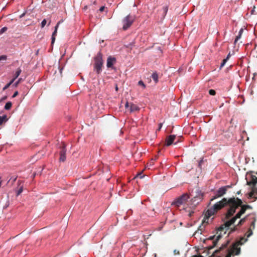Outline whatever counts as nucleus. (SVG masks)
Returning a JSON list of instances; mask_svg holds the SVG:
<instances>
[{
  "instance_id": "f257e3e1",
  "label": "nucleus",
  "mask_w": 257,
  "mask_h": 257,
  "mask_svg": "<svg viewBox=\"0 0 257 257\" xmlns=\"http://www.w3.org/2000/svg\"><path fill=\"white\" fill-rule=\"evenodd\" d=\"M242 200L238 198L232 197L228 199L224 198L207 209L205 214V217L206 219H208L225 206L228 205L229 208L225 214V218L228 219L234 214L236 209L238 207H241L239 211L234 217L225 222L218 228L216 231V235L210 237V239L214 240L213 241V245L210 246L209 249L212 248L216 245L218 241L222 236V233L225 234L227 230L229 229L230 226L235 222L237 219L241 217V216L245 213L246 209L251 208V207L249 205H242Z\"/></svg>"
},
{
  "instance_id": "f03ea898",
  "label": "nucleus",
  "mask_w": 257,
  "mask_h": 257,
  "mask_svg": "<svg viewBox=\"0 0 257 257\" xmlns=\"http://www.w3.org/2000/svg\"><path fill=\"white\" fill-rule=\"evenodd\" d=\"M229 241L227 240L225 243H223L219 248L216 250L213 253V256L217 255V257H231L232 254L238 255L240 252V248L239 247L240 245V243H234L230 249H229L227 246L228 245Z\"/></svg>"
},
{
  "instance_id": "7ed1b4c3",
  "label": "nucleus",
  "mask_w": 257,
  "mask_h": 257,
  "mask_svg": "<svg viewBox=\"0 0 257 257\" xmlns=\"http://www.w3.org/2000/svg\"><path fill=\"white\" fill-rule=\"evenodd\" d=\"M102 55L99 52L94 58V69L97 74L101 72V68L103 66Z\"/></svg>"
},
{
  "instance_id": "20e7f679",
  "label": "nucleus",
  "mask_w": 257,
  "mask_h": 257,
  "mask_svg": "<svg viewBox=\"0 0 257 257\" xmlns=\"http://www.w3.org/2000/svg\"><path fill=\"white\" fill-rule=\"evenodd\" d=\"M189 198L188 194L185 193L175 200L173 204L177 207H179L181 205L185 206V204L188 202Z\"/></svg>"
},
{
  "instance_id": "39448f33",
  "label": "nucleus",
  "mask_w": 257,
  "mask_h": 257,
  "mask_svg": "<svg viewBox=\"0 0 257 257\" xmlns=\"http://www.w3.org/2000/svg\"><path fill=\"white\" fill-rule=\"evenodd\" d=\"M134 21V18L131 15H128L122 20L123 27L124 30H127L131 27Z\"/></svg>"
},
{
  "instance_id": "423d86ee",
  "label": "nucleus",
  "mask_w": 257,
  "mask_h": 257,
  "mask_svg": "<svg viewBox=\"0 0 257 257\" xmlns=\"http://www.w3.org/2000/svg\"><path fill=\"white\" fill-rule=\"evenodd\" d=\"M230 187V186L227 185L220 188L215 192V195L211 199V201H213L217 198L223 196L225 194H226L227 189Z\"/></svg>"
},
{
  "instance_id": "0eeeda50",
  "label": "nucleus",
  "mask_w": 257,
  "mask_h": 257,
  "mask_svg": "<svg viewBox=\"0 0 257 257\" xmlns=\"http://www.w3.org/2000/svg\"><path fill=\"white\" fill-rule=\"evenodd\" d=\"M203 193L199 189L196 191V195L191 199L192 206H195L198 204L203 199Z\"/></svg>"
},
{
  "instance_id": "6e6552de",
  "label": "nucleus",
  "mask_w": 257,
  "mask_h": 257,
  "mask_svg": "<svg viewBox=\"0 0 257 257\" xmlns=\"http://www.w3.org/2000/svg\"><path fill=\"white\" fill-rule=\"evenodd\" d=\"M250 179L248 180L247 177H246V184L248 186H255L257 184V177L252 174L249 175Z\"/></svg>"
},
{
  "instance_id": "1a4fd4ad",
  "label": "nucleus",
  "mask_w": 257,
  "mask_h": 257,
  "mask_svg": "<svg viewBox=\"0 0 257 257\" xmlns=\"http://www.w3.org/2000/svg\"><path fill=\"white\" fill-rule=\"evenodd\" d=\"M251 191L248 194V198H253L255 200L257 199V187L255 186H251Z\"/></svg>"
},
{
  "instance_id": "9d476101",
  "label": "nucleus",
  "mask_w": 257,
  "mask_h": 257,
  "mask_svg": "<svg viewBox=\"0 0 257 257\" xmlns=\"http://www.w3.org/2000/svg\"><path fill=\"white\" fill-rule=\"evenodd\" d=\"M116 59L114 57L109 56L107 59L106 66L107 68H112L113 65L116 63Z\"/></svg>"
},
{
  "instance_id": "9b49d317",
  "label": "nucleus",
  "mask_w": 257,
  "mask_h": 257,
  "mask_svg": "<svg viewBox=\"0 0 257 257\" xmlns=\"http://www.w3.org/2000/svg\"><path fill=\"white\" fill-rule=\"evenodd\" d=\"M66 150L65 148V146L63 145L62 148V150L60 152V158L59 160L60 161L64 162L66 160Z\"/></svg>"
},
{
  "instance_id": "f8f14e48",
  "label": "nucleus",
  "mask_w": 257,
  "mask_h": 257,
  "mask_svg": "<svg viewBox=\"0 0 257 257\" xmlns=\"http://www.w3.org/2000/svg\"><path fill=\"white\" fill-rule=\"evenodd\" d=\"M176 138L175 135H170L169 136L166 140V145L167 146H169L172 145Z\"/></svg>"
},
{
  "instance_id": "ddd939ff",
  "label": "nucleus",
  "mask_w": 257,
  "mask_h": 257,
  "mask_svg": "<svg viewBox=\"0 0 257 257\" xmlns=\"http://www.w3.org/2000/svg\"><path fill=\"white\" fill-rule=\"evenodd\" d=\"M168 10V6H164L161 10L159 11V14L161 15L162 18L164 19L166 15V14Z\"/></svg>"
},
{
  "instance_id": "4468645a",
  "label": "nucleus",
  "mask_w": 257,
  "mask_h": 257,
  "mask_svg": "<svg viewBox=\"0 0 257 257\" xmlns=\"http://www.w3.org/2000/svg\"><path fill=\"white\" fill-rule=\"evenodd\" d=\"M60 23H61V22L59 21L57 23V24L56 25V26L55 27V30H54V32L53 33L52 35V38H51V39H52L51 44H52V45H53L54 43V42H55V37H56V35L57 32V29L58 28L59 25L60 24Z\"/></svg>"
},
{
  "instance_id": "2eb2a0df",
  "label": "nucleus",
  "mask_w": 257,
  "mask_h": 257,
  "mask_svg": "<svg viewBox=\"0 0 257 257\" xmlns=\"http://www.w3.org/2000/svg\"><path fill=\"white\" fill-rule=\"evenodd\" d=\"M139 110L140 107L138 105L132 103H130V107L128 109L130 112H134L139 111Z\"/></svg>"
},
{
  "instance_id": "dca6fc26",
  "label": "nucleus",
  "mask_w": 257,
  "mask_h": 257,
  "mask_svg": "<svg viewBox=\"0 0 257 257\" xmlns=\"http://www.w3.org/2000/svg\"><path fill=\"white\" fill-rule=\"evenodd\" d=\"M152 78L155 83H157L158 82V75L156 72H154L152 74Z\"/></svg>"
},
{
  "instance_id": "f3484780",
  "label": "nucleus",
  "mask_w": 257,
  "mask_h": 257,
  "mask_svg": "<svg viewBox=\"0 0 257 257\" xmlns=\"http://www.w3.org/2000/svg\"><path fill=\"white\" fill-rule=\"evenodd\" d=\"M247 219V216L241 219L238 222V224H237V226H240L242 225L246 220Z\"/></svg>"
},
{
  "instance_id": "a211bd4d",
  "label": "nucleus",
  "mask_w": 257,
  "mask_h": 257,
  "mask_svg": "<svg viewBox=\"0 0 257 257\" xmlns=\"http://www.w3.org/2000/svg\"><path fill=\"white\" fill-rule=\"evenodd\" d=\"M12 106V103L11 102L9 101L6 103L5 106V109L6 110H9L11 109Z\"/></svg>"
},
{
  "instance_id": "6ab92c4d",
  "label": "nucleus",
  "mask_w": 257,
  "mask_h": 257,
  "mask_svg": "<svg viewBox=\"0 0 257 257\" xmlns=\"http://www.w3.org/2000/svg\"><path fill=\"white\" fill-rule=\"evenodd\" d=\"M247 238H245L244 237H241L240 238V239L237 241L235 242V243H240V245H242L243 244L244 242H245L246 241H247Z\"/></svg>"
},
{
  "instance_id": "aec40b11",
  "label": "nucleus",
  "mask_w": 257,
  "mask_h": 257,
  "mask_svg": "<svg viewBox=\"0 0 257 257\" xmlns=\"http://www.w3.org/2000/svg\"><path fill=\"white\" fill-rule=\"evenodd\" d=\"M21 73V69H20V68L18 69L15 73V77L13 79H14V80H15L17 77H18V76L20 75Z\"/></svg>"
},
{
  "instance_id": "412c9836",
  "label": "nucleus",
  "mask_w": 257,
  "mask_h": 257,
  "mask_svg": "<svg viewBox=\"0 0 257 257\" xmlns=\"http://www.w3.org/2000/svg\"><path fill=\"white\" fill-rule=\"evenodd\" d=\"M252 234V231L251 228H249L246 233H245V235L246 237H249Z\"/></svg>"
},
{
  "instance_id": "4be33fe9",
  "label": "nucleus",
  "mask_w": 257,
  "mask_h": 257,
  "mask_svg": "<svg viewBox=\"0 0 257 257\" xmlns=\"http://www.w3.org/2000/svg\"><path fill=\"white\" fill-rule=\"evenodd\" d=\"M14 79H12L9 83H8L4 88L3 90H5L8 89L10 86L14 82Z\"/></svg>"
},
{
  "instance_id": "5701e85b",
  "label": "nucleus",
  "mask_w": 257,
  "mask_h": 257,
  "mask_svg": "<svg viewBox=\"0 0 257 257\" xmlns=\"http://www.w3.org/2000/svg\"><path fill=\"white\" fill-rule=\"evenodd\" d=\"M255 218L254 217L253 218V220L252 221V222H251V224H250V228L251 229H254V227H255Z\"/></svg>"
},
{
  "instance_id": "b1692460",
  "label": "nucleus",
  "mask_w": 257,
  "mask_h": 257,
  "mask_svg": "<svg viewBox=\"0 0 257 257\" xmlns=\"http://www.w3.org/2000/svg\"><path fill=\"white\" fill-rule=\"evenodd\" d=\"M23 187L21 186L17 192V195L18 196V195H20V194L23 192Z\"/></svg>"
},
{
  "instance_id": "393cba45",
  "label": "nucleus",
  "mask_w": 257,
  "mask_h": 257,
  "mask_svg": "<svg viewBox=\"0 0 257 257\" xmlns=\"http://www.w3.org/2000/svg\"><path fill=\"white\" fill-rule=\"evenodd\" d=\"M209 94L211 95H215L216 94V92L213 89H210L209 90Z\"/></svg>"
},
{
  "instance_id": "a878e982",
  "label": "nucleus",
  "mask_w": 257,
  "mask_h": 257,
  "mask_svg": "<svg viewBox=\"0 0 257 257\" xmlns=\"http://www.w3.org/2000/svg\"><path fill=\"white\" fill-rule=\"evenodd\" d=\"M237 226H237V225H236L234 226L233 227L231 228H230V231H229V233H228V234H230V233H231V232H233V231H234L236 230H237Z\"/></svg>"
},
{
  "instance_id": "bb28decb",
  "label": "nucleus",
  "mask_w": 257,
  "mask_h": 257,
  "mask_svg": "<svg viewBox=\"0 0 257 257\" xmlns=\"http://www.w3.org/2000/svg\"><path fill=\"white\" fill-rule=\"evenodd\" d=\"M241 35L240 34H238V35L236 36L235 41H234V44H236V42L238 41V40L241 38Z\"/></svg>"
},
{
  "instance_id": "cd10ccee",
  "label": "nucleus",
  "mask_w": 257,
  "mask_h": 257,
  "mask_svg": "<svg viewBox=\"0 0 257 257\" xmlns=\"http://www.w3.org/2000/svg\"><path fill=\"white\" fill-rule=\"evenodd\" d=\"M46 23H47L46 20L44 19L41 23V28H43L45 27V26L46 25Z\"/></svg>"
},
{
  "instance_id": "c85d7f7f",
  "label": "nucleus",
  "mask_w": 257,
  "mask_h": 257,
  "mask_svg": "<svg viewBox=\"0 0 257 257\" xmlns=\"http://www.w3.org/2000/svg\"><path fill=\"white\" fill-rule=\"evenodd\" d=\"M227 61V60L226 59H223L221 65H220V68L223 67Z\"/></svg>"
},
{
  "instance_id": "c756f323",
  "label": "nucleus",
  "mask_w": 257,
  "mask_h": 257,
  "mask_svg": "<svg viewBox=\"0 0 257 257\" xmlns=\"http://www.w3.org/2000/svg\"><path fill=\"white\" fill-rule=\"evenodd\" d=\"M138 84H139V85H140V86H143V87L144 88H145L146 87V85H145L144 83L142 81H141V80H140V81H139V82H138Z\"/></svg>"
},
{
  "instance_id": "7c9ffc66",
  "label": "nucleus",
  "mask_w": 257,
  "mask_h": 257,
  "mask_svg": "<svg viewBox=\"0 0 257 257\" xmlns=\"http://www.w3.org/2000/svg\"><path fill=\"white\" fill-rule=\"evenodd\" d=\"M8 28L7 27H3L2 29H1L0 30V33L1 34H3L4 33H5L7 30Z\"/></svg>"
},
{
  "instance_id": "2f4dec72",
  "label": "nucleus",
  "mask_w": 257,
  "mask_h": 257,
  "mask_svg": "<svg viewBox=\"0 0 257 257\" xmlns=\"http://www.w3.org/2000/svg\"><path fill=\"white\" fill-rule=\"evenodd\" d=\"M203 159H201V160L198 163V167H199L200 169L201 168V165H202V164L203 163Z\"/></svg>"
},
{
  "instance_id": "473e14b6",
  "label": "nucleus",
  "mask_w": 257,
  "mask_h": 257,
  "mask_svg": "<svg viewBox=\"0 0 257 257\" xmlns=\"http://www.w3.org/2000/svg\"><path fill=\"white\" fill-rule=\"evenodd\" d=\"M7 59V56L6 55H2L0 56V61L1 60H6Z\"/></svg>"
},
{
  "instance_id": "72a5a7b5",
  "label": "nucleus",
  "mask_w": 257,
  "mask_h": 257,
  "mask_svg": "<svg viewBox=\"0 0 257 257\" xmlns=\"http://www.w3.org/2000/svg\"><path fill=\"white\" fill-rule=\"evenodd\" d=\"M143 177L144 176L142 175V173H141L140 174H137L135 178H140V179H142Z\"/></svg>"
},
{
  "instance_id": "f704fd0d",
  "label": "nucleus",
  "mask_w": 257,
  "mask_h": 257,
  "mask_svg": "<svg viewBox=\"0 0 257 257\" xmlns=\"http://www.w3.org/2000/svg\"><path fill=\"white\" fill-rule=\"evenodd\" d=\"M130 104L128 102H126L125 104V108H130Z\"/></svg>"
},
{
  "instance_id": "c9c22d12",
  "label": "nucleus",
  "mask_w": 257,
  "mask_h": 257,
  "mask_svg": "<svg viewBox=\"0 0 257 257\" xmlns=\"http://www.w3.org/2000/svg\"><path fill=\"white\" fill-rule=\"evenodd\" d=\"M22 79L21 78H20L18 81L17 82H16L15 83V86H17L18 84L20 82V81H21Z\"/></svg>"
},
{
  "instance_id": "e433bc0d",
  "label": "nucleus",
  "mask_w": 257,
  "mask_h": 257,
  "mask_svg": "<svg viewBox=\"0 0 257 257\" xmlns=\"http://www.w3.org/2000/svg\"><path fill=\"white\" fill-rule=\"evenodd\" d=\"M18 93H18V91H16V92L14 93V94L13 95L12 97H13V98H14V97H16V96L18 95Z\"/></svg>"
},
{
  "instance_id": "4c0bfd02",
  "label": "nucleus",
  "mask_w": 257,
  "mask_h": 257,
  "mask_svg": "<svg viewBox=\"0 0 257 257\" xmlns=\"http://www.w3.org/2000/svg\"><path fill=\"white\" fill-rule=\"evenodd\" d=\"M105 7L104 6H102L99 9V11L102 12L105 10Z\"/></svg>"
},
{
  "instance_id": "58836bf2",
  "label": "nucleus",
  "mask_w": 257,
  "mask_h": 257,
  "mask_svg": "<svg viewBox=\"0 0 257 257\" xmlns=\"http://www.w3.org/2000/svg\"><path fill=\"white\" fill-rule=\"evenodd\" d=\"M162 125H163V124H162V123H159V127H158V128L157 131H160V130H161V128H162Z\"/></svg>"
},
{
  "instance_id": "ea45409f",
  "label": "nucleus",
  "mask_w": 257,
  "mask_h": 257,
  "mask_svg": "<svg viewBox=\"0 0 257 257\" xmlns=\"http://www.w3.org/2000/svg\"><path fill=\"white\" fill-rule=\"evenodd\" d=\"M193 213H194V211H192V210L189 211V214H188V216L189 217H191Z\"/></svg>"
},
{
  "instance_id": "a19ab883",
  "label": "nucleus",
  "mask_w": 257,
  "mask_h": 257,
  "mask_svg": "<svg viewBox=\"0 0 257 257\" xmlns=\"http://www.w3.org/2000/svg\"><path fill=\"white\" fill-rule=\"evenodd\" d=\"M2 117L3 118L4 121H6L7 120V115H4V116H2Z\"/></svg>"
},
{
  "instance_id": "79ce46f5",
  "label": "nucleus",
  "mask_w": 257,
  "mask_h": 257,
  "mask_svg": "<svg viewBox=\"0 0 257 257\" xmlns=\"http://www.w3.org/2000/svg\"><path fill=\"white\" fill-rule=\"evenodd\" d=\"M3 121H4L3 118L0 116V125H1L2 124Z\"/></svg>"
},
{
  "instance_id": "37998d69",
  "label": "nucleus",
  "mask_w": 257,
  "mask_h": 257,
  "mask_svg": "<svg viewBox=\"0 0 257 257\" xmlns=\"http://www.w3.org/2000/svg\"><path fill=\"white\" fill-rule=\"evenodd\" d=\"M243 31V29H241L239 30V32H238V34H240L242 35Z\"/></svg>"
},
{
  "instance_id": "c03bdc74",
  "label": "nucleus",
  "mask_w": 257,
  "mask_h": 257,
  "mask_svg": "<svg viewBox=\"0 0 257 257\" xmlns=\"http://www.w3.org/2000/svg\"><path fill=\"white\" fill-rule=\"evenodd\" d=\"M230 57V53L227 55L226 58L225 59H226L227 60L229 59Z\"/></svg>"
},
{
  "instance_id": "a18cd8bd",
  "label": "nucleus",
  "mask_w": 257,
  "mask_h": 257,
  "mask_svg": "<svg viewBox=\"0 0 257 257\" xmlns=\"http://www.w3.org/2000/svg\"><path fill=\"white\" fill-rule=\"evenodd\" d=\"M192 257H203V256L202 255H194Z\"/></svg>"
},
{
  "instance_id": "49530a36",
  "label": "nucleus",
  "mask_w": 257,
  "mask_h": 257,
  "mask_svg": "<svg viewBox=\"0 0 257 257\" xmlns=\"http://www.w3.org/2000/svg\"><path fill=\"white\" fill-rule=\"evenodd\" d=\"M2 182H3V181L2 180V178L0 177V187L2 186Z\"/></svg>"
},
{
  "instance_id": "de8ad7c7",
  "label": "nucleus",
  "mask_w": 257,
  "mask_h": 257,
  "mask_svg": "<svg viewBox=\"0 0 257 257\" xmlns=\"http://www.w3.org/2000/svg\"><path fill=\"white\" fill-rule=\"evenodd\" d=\"M25 13H23V14H22L20 16V17L21 18H22V17H23L25 16Z\"/></svg>"
},
{
  "instance_id": "09e8293b",
  "label": "nucleus",
  "mask_w": 257,
  "mask_h": 257,
  "mask_svg": "<svg viewBox=\"0 0 257 257\" xmlns=\"http://www.w3.org/2000/svg\"><path fill=\"white\" fill-rule=\"evenodd\" d=\"M240 193H241V191H240V190H239V191H237V192L236 194H240Z\"/></svg>"
},
{
  "instance_id": "8fccbe9b",
  "label": "nucleus",
  "mask_w": 257,
  "mask_h": 257,
  "mask_svg": "<svg viewBox=\"0 0 257 257\" xmlns=\"http://www.w3.org/2000/svg\"><path fill=\"white\" fill-rule=\"evenodd\" d=\"M115 90H116V91H117V90H118V87H117V86L115 87Z\"/></svg>"
},
{
  "instance_id": "3c124183",
  "label": "nucleus",
  "mask_w": 257,
  "mask_h": 257,
  "mask_svg": "<svg viewBox=\"0 0 257 257\" xmlns=\"http://www.w3.org/2000/svg\"><path fill=\"white\" fill-rule=\"evenodd\" d=\"M96 2L95 1L93 2V4L96 5Z\"/></svg>"
},
{
  "instance_id": "603ef678",
  "label": "nucleus",
  "mask_w": 257,
  "mask_h": 257,
  "mask_svg": "<svg viewBox=\"0 0 257 257\" xmlns=\"http://www.w3.org/2000/svg\"><path fill=\"white\" fill-rule=\"evenodd\" d=\"M6 98H7V97H6V96H5V97H4V98H3V100H5V99H6Z\"/></svg>"
},
{
  "instance_id": "864d4df0",
  "label": "nucleus",
  "mask_w": 257,
  "mask_h": 257,
  "mask_svg": "<svg viewBox=\"0 0 257 257\" xmlns=\"http://www.w3.org/2000/svg\"><path fill=\"white\" fill-rule=\"evenodd\" d=\"M51 23V21H50V22H49V24H48V25H49Z\"/></svg>"
}]
</instances>
